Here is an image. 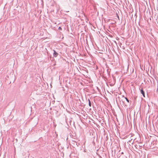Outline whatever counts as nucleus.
Masks as SVG:
<instances>
[{
    "instance_id": "f257e3e1",
    "label": "nucleus",
    "mask_w": 158,
    "mask_h": 158,
    "mask_svg": "<svg viewBox=\"0 0 158 158\" xmlns=\"http://www.w3.org/2000/svg\"><path fill=\"white\" fill-rule=\"evenodd\" d=\"M54 53L53 54V56L55 57H56L58 55V54L56 52L55 50H53Z\"/></svg>"
},
{
    "instance_id": "f03ea898",
    "label": "nucleus",
    "mask_w": 158,
    "mask_h": 158,
    "mask_svg": "<svg viewBox=\"0 0 158 158\" xmlns=\"http://www.w3.org/2000/svg\"><path fill=\"white\" fill-rule=\"evenodd\" d=\"M140 92H141V94L143 95V96L144 97H145V93H144V92L143 91V89L142 88L140 90Z\"/></svg>"
},
{
    "instance_id": "7ed1b4c3",
    "label": "nucleus",
    "mask_w": 158,
    "mask_h": 158,
    "mask_svg": "<svg viewBox=\"0 0 158 158\" xmlns=\"http://www.w3.org/2000/svg\"><path fill=\"white\" fill-rule=\"evenodd\" d=\"M88 101L89 102V106H91V103L90 100L89 99H88Z\"/></svg>"
},
{
    "instance_id": "20e7f679",
    "label": "nucleus",
    "mask_w": 158,
    "mask_h": 158,
    "mask_svg": "<svg viewBox=\"0 0 158 158\" xmlns=\"http://www.w3.org/2000/svg\"><path fill=\"white\" fill-rule=\"evenodd\" d=\"M125 98L128 102H129V100L126 97H125Z\"/></svg>"
},
{
    "instance_id": "39448f33",
    "label": "nucleus",
    "mask_w": 158,
    "mask_h": 158,
    "mask_svg": "<svg viewBox=\"0 0 158 158\" xmlns=\"http://www.w3.org/2000/svg\"><path fill=\"white\" fill-rule=\"evenodd\" d=\"M156 92H158V83L157 84V88L156 89Z\"/></svg>"
},
{
    "instance_id": "423d86ee",
    "label": "nucleus",
    "mask_w": 158,
    "mask_h": 158,
    "mask_svg": "<svg viewBox=\"0 0 158 158\" xmlns=\"http://www.w3.org/2000/svg\"><path fill=\"white\" fill-rule=\"evenodd\" d=\"M58 29L59 30H62V28H61V27H60L58 28Z\"/></svg>"
},
{
    "instance_id": "0eeeda50",
    "label": "nucleus",
    "mask_w": 158,
    "mask_h": 158,
    "mask_svg": "<svg viewBox=\"0 0 158 158\" xmlns=\"http://www.w3.org/2000/svg\"><path fill=\"white\" fill-rule=\"evenodd\" d=\"M73 141V142H75V141Z\"/></svg>"
},
{
    "instance_id": "6e6552de",
    "label": "nucleus",
    "mask_w": 158,
    "mask_h": 158,
    "mask_svg": "<svg viewBox=\"0 0 158 158\" xmlns=\"http://www.w3.org/2000/svg\"><path fill=\"white\" fill-rule=\"evenodd\" d=\"M132 140V139H131V141Z\"/></svg>"
}]
</instances>
